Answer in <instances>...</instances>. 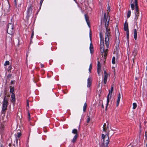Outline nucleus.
<instances>
[{"instance_id":"2eb2a0df","label":"nucleus","mask_w":147,"mask_h":147,"mask_svg":"<svg viewBox=\"0 0 147 147\" xmlns=\"http://www.w3.org/2000/svg\"><path fill=\"white\" fill-rule=\"evenodd\" d=\"M11 101L13 102H15L16 100V98L15 94L12 93L11 95Z\"/></svg>"},{"instance_id":"e433bc0d","label":"nucleus","mask_w":147,"mask_h":147,"mask_svg":"<svg viewBox=\"0 0 147 147\" xmlns=\"http://www.w3.org/2000/svg\"><path fill=\"white\" fill-rule=\"evenodd\" d=\"M106 32H110V30L109 28H106Z\"/></svg>"},{"instance_id":"2f4dec72","label":"nucleus","mask_w":147,"mask_h":147,"mask_svg":"<svg viewBox=\"0 0 147 147\" xmlns=\"http://www.w3.org/2000/svg\"><path fill=\"white\" fill-rule=\"evenodd\" d=\"M15 80H12L10 83V85H11L12 84H15Z\"/></svg>"},{"instance_id":"9b49d317","label":"nucleus","mask_w":147,"mask_h":147,"mask_svg":"<svg viewBox=\"0 0 147 147\" xmlns=\"http://www.w3.org/2000/svg\"><path fill=\"white\" fill-rule=\"evenodd\" d=\"M84 16L86 20V22L89 26H90V22L89 20V17L86 14L84 15Z\"/></svg>"},{"instance_id":"5fc2aeb1","label":"nucleus","mask_w":147,"mask_h":147,"mask_svg":"<svg viewBox=\"0 0 147 147\" xmlns=\"http://www.w3.org/2000/svg\"><path fill=\"white\" fill-rule=\"evenodd\" d=\"M146 64L147 65V62H146Z\"/></svg>"},{"instance_id":"6ab92c4d","label":"nucleus","mask_w":147,"mask_h":147,"mask_svg":"<svg viewBox=\"0 0 147 147\" xmlns=\"http://www.w3.org/2000/svg\"><path fill=\"white\" fill-rule=\"evenodd\" d=\"M93 46L92 44V43H91L90 44V52L91 53H92V52H93Z\"/></svg>"},{"instance_id":"8fccbe9b","label":"nucleus","mask_w":147,"mask_h":147,"mask_svg":"<svg viewBox=\"0 0 147 147\" xmlns=\"http://www.w3.org/2000/svg\"><path fill=\"white\" fill-rule=\"evenodd\" d=\"M106 129H107V127H105V131H106Z\"/></svg>"},{"instance_id":"f3484780","label":"nucleus","mask_w":147,"mask_h":147,"mask_svg":"<svg viewBox=\"0 0 147 147\" xmlns=\"http://www.w3.org/2000/svg\"><path fill=\"white\" fill-rule=\"evenodd\" d=\"M137 52L136 49H135L132 52V55L135 57L136 55Z\"/></svg>"},{"instance_id":"bb28decb","label":"nucleus","mask_w":147,"mask_h":147,"mask_svg":"<svg viewBox=\"0 0 147 147\" xmlns=\"http://www.w3.org/2000/svg\"><path fill=\"white\" fill-rule=\"evenodd\" d=\"M112 63L113 64H115V57H113L112 59Z\"/></svg>"},{"instance_id":"5701e85b","label":"nucleus","mask_w":147,"mask_h":147,"mask_svg":"<svg viewBox=\"0 0 147 147\" xmlns=\"http://www.w3.org/2000/svg\"><path fill=\"white\" fill-rule=\"evenodd\" d=\"M72 133L75 134V135H78V131L77 129H74L72 131Z\"/></svg>"},{"instance_id":"f257e3e1","label":"nucleus","mask_w":147,"mask_h":147,"mask_svg":"<svg viewBox=\"0 0 147 147\" xmlns=\"http://www.w3.org/2000/svg\"><path fill=\"white\" fill-rule=\"evenodd\" d=\"M100 52L102 53V56L104 53V58H105L107 54V53L108 51L107 49L109 48V40L111 38V32H106L105 37V44L106 46L107 49H105L104 44L103 37L101 36V33H100Z\"/></svg>"},{"instance_id":"a878e982","label":"nucleus","mask_w":147,"mask_h":147,"mask_svg":"<svg viewBox=\"0 0 147 147\" xmlns=\"http://www.w3.org/2000/svg\"><path fill=\"white\" fill-rule=\"evenodd\" d=\"M133 109H134L136 108V107H137V104L135 103H134L133 104Z\"/></svg>"},{"instance_id":"7ed1b4c3","label":"nucleus","mask_w":147,"mask_h":147,"mask_svg":"<svg viewBox=\"0 0 147 147\" xmlns=\"http://www.w3.org/2000/svg\"><path fill=\"white\" fill-rule=\"evenodd\" d=\"M14 26L13 24L11 23H9L7 26V32L8 34H13L14 32Z\"/></svg>"},{"instance_id":"4d7b16f0","label":"nucleus","mask_w":147,"mask_h":147,"mask_svg":"<svg viewBox=\"0 0 147 147\" xmlns=\"http://www.w3.org/2000/svg\"><path fill=\"white\" fill-rule=\"evenodd\" d=\"M18 131H20V130H18Z\"/></svg>"},{"instance_id":"9d476101","label":"nucleus","mask_w":147,"mask_h":147,"mask_svg":"<svg viewBox=\"0 0 147 147\" xmlns=\"http://www.w3.org/2000/svg\"><path fill=\"white\" fill-rule=\"evenodd\" d=\"M124 29L125 31L127 32V31H129L128 25L127 23L125 22L124 25Z\"/></svg>"},{"instance_id":"4468645a","label":"nucleus","mask_w":147,"mask_h":147,"mask_svg":"<svg viewBox=\"0 0 147 147\" xmlns=\"http://www.w3.org/2000/svg\"><path fill=\"white\" fill-rule=\"evenodd\" d=\"M92 80L91 78H88V85L87 87H89L91 84Z\"/></svg>"},{"instance_id":"cd10ccee","label":"nucleus","mask_w":147,"mask_h":147,"mask_svg":"<svg viewBox=\"0 0 147 147\" xmlns=\"http://www.w3.org/2000/svg\"><path fill=\"white\" fill-rule=\"evenodd\" d=\"M9 62L8 61H6L4 63V65L6 66L7 65H9Z\"/></svg>"},{"instance_id":"c85d7f7f","label":"nucleus","mask_w":147,"mask_h":147,"mask_svg":"<svg viewBox=\"0 0 147 147\" xmlns=\"http://www.w3.org/2000/svg\"><path fill=\"white\" fill-rule=\"evenodd\" d=\"M106 13H105L104 14V21H105L106 20H107V18H106Z\"/></svg>"},{"instance_id":"ddd939ff","label":"nucleus","mask_w":147,"mask_h":147,"mask_svg":"<svg viewBox=\"0 0 147 147\" xmlns=\"http://www.w3.org/2000/svg\"><path fill=\"white\" fill-rule=\"evenodd\" d=\"M120 98H121V94H120V93H119V95H118V98H117V104H116L117 107L119 104Z\"/></svg>"},{"instance_id":"c9c22d12","label":"nucleus","mask_w":147,"mask_h":147,"mask_svg":"<svg viewBox=\"0 0 147 147\" xmlns=\"http://www.w3.org/2000/svg\"><path fill=\"white\" fill-rule=\"evenodd\" d=\"M18 134V138H19L21 135V134L19 132H18L17 133Z\"/></svg>"},{"instance_id":"412c9836","label":"nucleus","mask_w":147,"mask_h":147,"mask_svg":"<svg viewBox=\"0 0 147 147\" xmlns=\"http://www.w3.org/2000/svg\"><path fill=\"white\" fill-rule=\"evenodd\" d=\"M87 107V104L86 102H85L84 104L83 107V111L84 112H85Z\"/></svg>"},{"instance_id":"a18cd8bd","label":"nucleus","mask_w":147,"mask_h":147,"mask_svg":"<svg viewBox=\"0 0 147 147\" xmlns=\"http://www.w3.org/2000/svg\"><path fill=\"white\" fill-rule=\"evenodd\" d=\"M14 3L15 4V6H17V4H16V0H14Z\"/></svg>"},{"instance_id":"4be33fe9","label":"nucleus","mask_w":147,"mask_h":147,"mask_svg":"<svg viewBox=\"0 0 147 147\" xmlns=\"http://www.w3.org/2000/svg\"><path fill=\"white\" fill-rule=\"evenodd\" d=\"M10 88V92L11 93H13V92L14 91V88L13 87H12L11 86H10L9 87Z\"/></svg>"},{"instance_id":"6e6d98bb","label":"nucleus","mask_w":147,"mask_h":147,"mask_svg":"<svg viewBox=\"0 0 147 147\" xmlns=\"http://www.w3.org/2000/svg\"><path fill=\"white\" fill-rule=\"evenodd\" d=\"M118 34H119V33H118Z\"/></svg>"},{"instance_id":"ea45409f","label":"nucleus","mask_w":147,"mask_h":147,"mask_svg":"<svg viewBox=\"0 0 147 147\" xmlns=\"http://www.w3.org/2000/svg\"><path fill=\"white\" fill-rule=\"evenodd\" d=\"M107 9L110 12V11L111 9H110V6H109V4H108Z\"/></svg>"},{"instance_id":"f8f14e48","label":"nucleus","mask_w":147,"mask_h":147,"mask_svg":"<svg viewBox=\"0 0 147 147\" xmlns=\"http://www.w3.org/2000/svg\"><path fill=\"white\" fill-rule=\"evenodd\" d=\"M133 0H130V1L131 2V7L132 10H134V5L135 4L134 1L133 3H132Z\"/></svg>"},{"instance_id":"473e14b6","label":"nucleus","mask_w":147,"mask_h":147,"mask_svg":"<svg viewBox=\"0 0 147 147\" xmlns=\"http://www.w3.org/2000/svg\"><path fill=\"white\" fill-rule=\"evenodd\" d=\"M12 76V75L11 74H8L7 76V78L9 79Z\"/></svg>"},{"instance_id":"13d9d810","label":"nucleus","mask_w":147,"mask_h":147,"mask_svg":"<svg viewBox=\"0 0 147 147\" xmlns=\"http://www.w3.org/2000/svg\"><path fill=\"white\" fill-rule=\"evenodd\" d=\"M2 146H1V147H2Z\"/></svg>"},{"instance_id":"37998d69","label":"nucleus","mask_w":147,"mask_h":147,"mask_svg":"<svg viewBox=\"0 0 147 147\" xmlns=\"http://www.w3.org/2000/svg\"><path fill=\"white\" fill-rule=\"evenodd\" d=\"M27 105L28 107L29 106V101L28 100H27Z\"/></svg>"},{"instance_id":"09e8293b","label":"nucleus","mask_w":147,"mask_h":147,"mask_svg":"<svg viewBox=\"0 0 147 147\" xmlns=\"http://www.w3.org/2000/svg\"><path fill=\"white\" fill-rule=\"evenodd\" d=\"M135 59V58H133V63H134V59Z\"/></svg>"},{"instance_id":"6e6552de","label":"nucleus","mask_w":147,"mask_h":147,"mask_svg":"<svg viewBox=\"0 0 147 147\" xmlns=\"http://www.w3.org/2000/svg\"><path fill=\"white\" fill-rule=\"evenodd\" d=\"M135 5V9H136V12H135V16H139V11L138 8V5Z\"/></svg>"},{"instance_id":"4c0bfd02","label":"nucleus","mask_w":147,"mask_h":147,"mask_svg":"<svg viewBox=\"0 0 147 147\" xmlns=\"http://www.w3.org/2000/svg\"><path fill=\"white\" fill-rule=\"evenodd\" d=\"M28 120L29 121L30 120V113H29V112H28Z\"/></svg>"},{"instance_id":"b1692460","label":"nucleus","mask_w":147,"mask_h":147,"mask_svg":"<svg viewBox=\"0 0 147 147\" xmlns=\"http://www.w3.org/2000/svg\"><path fill=\"white\" fill-rule=\"evenodd\" d=\"M116 43L117 45H119L120 43V40L119 39V38L117 39V37L116 36Z\"/></svg>"},{"instance_id":"f03ea898","label":"nucleus","mask_w":147,"mask_h":147,"mask_svg":"<svg viewBox=\"0 0 147 147\" xmlns=\"http://www.w3.org/2000/svg\"><path fill=\"white\" fill-rule=\"evenodd\" d=\"M102 140L101 141V144H100V147H108L109 143V137L108 134L105 135L102 134Z\"/></svg>"},{"instance_id":"c03bdc74","label":"nucleus","mask_w":147,"mask_h":147,"mask_svg":"<svg viewBox=\"0 0 147 147\" xmlns=\"http://www.w3.org/2000/svg\"><path fill=\"white\" fill-rule=\"evenodd\" d=\"M43 0H41V1H40V5H41L42 4V2L43 1Z\"/></svg>"},{"instance_id":"393cba45","label":"nucleus","mask_w":147,"mask_h":147,"mask_svg":"<svg viewBox=\"0 0 147 147\" xmlns=\"http://www.w3.org/2000/svg\"><path fill=\"white\" fill-rule=\"evenodd\" d=\"M131 13V11L130 10L128 11L127 13V18H129L130 17Z\"/></svg>"},{"instance_id":"3c124183","label":"nucleus","mask_w":147,"mask_h":147,"mask_svg":"<svg viewBox=\"0 0 147 147\" xmlns=\"http://www.w3.org/2000/svg\"><path fill=\"white\" fill-rule=\"evenodd\" d=\"M102 107L103 108H104V106L103 105H102Z\"/></svg>"},{"instance_id":"72a5a7b5","label":"nucleus","mask_w":147,"mask_h":147,"mask_svg":"<svg viewBox=\"0 0 147 147\" xmlns=\"http://www.w3.org/2000/svg\"><path fill=\"white\" fill-rule=\"evenodd\" d=\"M90 121V118L89 117H88L87 119V123H88Z\"/></svg>"},{"instance_id":"58836bf2","label":"nucleus","mask_w":147,"mask_h":147,"mask_svg":"<svg viewBox=\"0 0 147 147\" xmlns=\"http://www.w3.org/2000/svg\"><path fill=\"white\" fill-rule=\"evenodd\" d=\"M105 127H106V124L105 123L103 125V131H105Z\"/></svg>"},{"instance_id":"603ef678","label":"nucleus","mask_w":147,"mask_h":147,"mask_svg":"<svg viewBox=\"0 0 147 147\" xmlns=\"http://www.w3.org/2000/svg\"><path fill=\"white\" fill-rule=\"evenodd\" d=\"M90 39H91V35H90Z\"/></svg>"},{"instance_id":"49530a36","label":"nucleus","mask_w":147,"mask_h":147,"mask_svg":"<svg viewBox=\"0 0 147 147\" xmlns=\"http://www.w3.org/2000/svg\"><path fill=\"white\" fill-rule=\"evenodd\" d=\"M6 97L8 98V99H9V98L10 96V95L9 94L7 95V96H6Z\"/></svg>"},{"instance_id":"864d4df0","label":"nucleus","mask_w":147,"mask_h":147,"mask_svg":"<svg viewBox=\"0 0 147 147\" xmlns=\"http://www.w3.org/2000/svg\"><path fill=\"white\" fill-rule=\"evenodd\" d=\"M146 146H147V143H146Z\"/></svg>"},{"instance_id":"c756f323","label":"nucleus","mask_w":147,"mask_h":147,"mask_svg":"<svg viewBox=\"0 0 147 147\" xmlns=\"http://www.w3.org/2000/svg\"><path fill=\"white\" fill-rule=\"evenodd\" d=\"M92 63H91L90 65L89 68V71L90 72H91V71L92 68Z\"/></svg>"},{"instance_id":"20e7f679","label":"nucleus","mask_w":147,"mask_h":147,"mask_svg":"<svg viewBox=\"0 0 147 147\" xmlns=\"http://www.w3.org/2000/svg\"><path fill=\"white\" fill-rule=\"evenodd\" d=\"M8 98L6 97V96H5L4 98L2 107V111H5L7 109V107L8 105Z\"/></svg>"},{"instance_id":"a19ab883","label":"nucleus","mask_w":147,"mask_h":147,"mask_svg":"<svg viewBox=\"0 0 147 147\" xmlns=\"http://www.w3.org/2000/svg\"><path fill=\"white\" fill-rule=\"evenodd\" d=\"M138 18V16H135V20H136V21L137 20Z\"/></svg>"},{"instance_id":"dca6fc26","label":"nucleus","mask_w":147,"mask_h":147,"mask_svg":"<svg viewBox=\"0 0 147 147\" xmlns=\"http://www.w3.org/2000/svg\"><path fill=\"white\" fill-rule=\"evenodd\" d=\"M134 37L135 40H136L137 38V32L136 29H134Z\"/></svg>"},{"instance_id":"79ce46f5","label":"nucleus","mask_w":147,"mask_h":147,"mask_svg":"<svg viewBox=\"0 0 147 147\" xmlns=\"http://www.w3.org/2000/svg\"><path fill=\"white\" fill-rule=\"evenodd\" d=\"M34 35V32L33 31L32 33V35H31V38H33V36Z\"/></svg>"},{"instance_id":"de8ad7c7","label":"nucleus","mask_w":147,"mask_h":147,"mask_svg":"<svg viewBox=\"0 0 147 147\" xmlns=\"http://www.w3.org/2000/svg\"><path fill=\"white\" fill-rule=\"evenodd\" d=\"M40 66L41 67H44V65L42 64H41L40 65Z\"/></svg>"},{"instance_id":"7c9ffc66","label":"nucleus","mask_w":147,"mask_h":147,"mask_svg":"<svg viewBox=\"0 0 147 147\" xmlns=\"http://www.w3.org/2000/svg\"><path fill=\"white\" fill-rule=\"evenodd\" d=\"M126 34H127V39L129 38V31H127L126 32Z\"/></svg>"},{"instance_id":"aec40b11","label":"nucleus","mask_w":147,"mask_h":147,"mask_svg":"<svg viewBox=\"0 0 147 147\" xmlns=\"http://www.w3.org/2000/svg\"><path fill=\"white\" fill-rule=\"evenodd\" d=\"M105 28H108L109 25V20L108 21H107V20H106L105 21Z\"/></svg>"},{"instance_id":"1a4fd4ad","label":"nucleus","mask_w":147,"mask_h":147,"mask_svg":"<svg viewBox=\"0 0 147 147\" xmlns=\"http://www.w3.org/2000/svg\"><path fill=\"white\" fill-rule=\"evenodd\" d=\"M32 10V8L31 6L28 8L27 10V15L28 16H29L31 14Z\"/></svg>"},{"instance_id":"39448f33","label":"nucleus","mask_w":147,"mask_h":147,"mask_svg":"<svg viewBox=\"0 0 147 147\" xmlns=\"http://www.w3.org/2000/svg\"><path fill=\"white\" fill-rule=\"evenodd\" d=\"M113 87H114V86L113 85H112L111 89V90H109V93L108 94V95H107V102L106 104V109H107V107L108 105L109 102V94H111L112 93L113 91Z\"/></svg>"},{"instance_id":"423d86ee","label":"nucleus","mask_w":147,"mask_h":147,"mask_svg":"<svg viewBox=\"0 0 147 147\" xmlns=\"http://www.w3.org/2000/svg\"><path fill=\"white\" fill-rule=\"evenodd\" d=\"M97 71L98 74L99 76H100V63L99 61H98V62Z\"/></svg>"},{"instance_id":"f704fd0d","label":"nucleus","mask_w":147,"mask_h":147,"mask_svg":"<svg viewBox=\"0 0 147 147\" xmlns=\"http://www.w3.org/2000/svg\"><path fill=\"white\" fill-rule=\"evenodd\" d=\"M135 5H138V0H134V2Z\"/></svg>"},{"instance_id":"a211bd4d","label":"nucleus","mask_w":147,"mask_h":147,"mask_svg":"<svg viewBox=\"0 0 147 147\" xmlns=\"http://www.w3.org/2000/svg\"><path fill=\"white\" fill-rule=\"evenodd\" d=\"M78 137V135H75L72 140V142L73 143L75 142L76 140Z\"/></svg>"},{"instance_id":"0eeeda50","label":"nucleus","mask_w":147,"mask_h":147,"mask_svg":"<svg viewBox=\"0 0 147 147\" xmlns=\"http://www.w3.org/2000/svg\"><path fill=\"white\" fill-rule=\"evenodd\" d=\"M108 74L106 71H104V83L105 84L107 82V79Z\"/></svg>"}]
</instances>
